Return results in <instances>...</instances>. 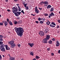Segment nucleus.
Returning <instances> with one entry per match:
<instances>
[{"label": "nucleus", "mask_w": 60, "mask_h": 60, "mask_svg": "<svg viewBox=\"0 0 60 60\" xmlns=\"http://www.w3.org/2000/svg\"><path fill=\"white\" fill-rule=\"evenodd\" d=\"M15 29L18 35L21 37L22 36L23 33L24 32V30L23 28L21 27L19 28L15 27Z\"/></svg>", "instance_id": "nucleus-1"}, {"label": "nucleus", "mask_w": 60, "mask_h": 60, "mask_svg": "<svg viewBox=\"0 0 60 60\" xmlns=\"http://www.w3.org/2000/svg\"><path fill=\"white\" fill-rule=\"evenodd\" d=\"M8 23H9V24H10V25H11V26H12V25H13L12 22H11V21H10Z\"/></svg>", "instance_id": "nucleus-16"}, {"label": "nucleus", "mask_w": 60, "mask_h": 60, "mask_svg": "<svg viewBox=\"0 0 60 60\" xmlns=\"http://www.w3.org/2000/svg\"><path fill=\"white\" fill-rule=\"evenodd\" d=\"M49 38H50V36L49 35H47L46 36V39L48 40L49 39Z\"/></svg>", "instance_id": "nucleus-13"}, {"label": "nucleus", "mask_w": 60, "mask_h": 60, "mask_svg": "<svg viewBox=\"0 0 60 60\" xmlns=\"http://www.w3.org/2000/svg\"><path fill=\"white\" fill-rule=\"evenodd\" d=\"M21 12L23 13V14H25V13L24 12V11L23 10H22L21 11Z\"/></svg>", "instance_id": "nucleus-41"}, {"label": "nucleus", "mask_w": 60, "mask_h": 60, "mask_svg": "<svg viewBox=\"0 0 60 60\" xmlns=\"http://www.w3.org/2000/svg\"><path fill=\"white\" fill-rule=\"evenodd\" d=\"M48 43L49 44H52V41L51 40H50L48 41Z\"/></svg>", "instance_id": "nucleus-24"}, {"label": "nucleus", "mask_w": 60, "mask_h": 60, "mask_svg": "<svg viewBox=\"0 0 60 60\" xmlns=\"http://www.w3.org/2000/svg\"><path fill=\"white\" fill-rule=\"evenodd\" d=\"M44 15L45 16H48V14L47 13H45L44 14Z\"/></svg>", "instance_id": "nucleus-36"}, {"label": "nucleus", "mask_w": 60, "mask_h": 60, "mask_svg": "<svg viewBox=\"0 0 60 60\" xmlns=\"http://www.w3.org/2000/svg\"><path fill=\"white\" fill-rule=\"evenodd\" d=\"M51 56H53L54 55V53H51Z\"/></svg>", "instance_id": "nucleus-43"}, {"label": "nucleus", "mask_w": 60, "mask_h": 60, "mask_svg": "<svg viewBox=\"0 0 60 60\" xmlns=\"http://www.w3.org/2000/svg\"><path fill=\"white\" fill-rule=\"evenodd\" d=\"M7 11H9V12H11V10H10L9 9H8L7 10Z\"/></svg>", "instance_id": "nucleus-52"}, {"label": "nucleus", "mask_w": 60, "mask_h": 60, "mask_svg": "<svg viewBox=\"0 0 60 60\" xmlns=\"http://www.w3.org/2000/svg\"><path fill=\"white\" fill-rule=\"evenodd\" d=\"M38 20H39V21H40L41 20V18L40 17L38 18Z\"/></svg>", "instance_id": "nucleus-33"}, {"label": "nucleus", "mask_w": 60, "mask_h": 60, "mask_svg": "<svg viewBox=\"0 0 60 60\" xmlns=\"http://www.w3.org/2000/svg\"><path fill=\"white\" fill-rule=\"evenodd\" d=\"M40 4H44V1H42L40 3Z\"/></svg>", "instance_id": "nucleus-54"}, {"label": "nucleus", "mask_w": 60, "mask_h": 60, "mask_svg": "<svg viewBox=\"0 0 60 60\" xmlns=\"http://www.w3.org/2000/svg\"><path fill=\"white\" fill-rule=\"evenodd\" d=\"M5 47L6 49L8 47V45H4V47Z\"/></svg>", "instance_id": "nucleus-39"}, {"label": "nucleus", "mask_w": 60, "mask_h": 60, "mask_svg": "<svg viewBox=\"0 0 60 60\" xmlns=\"http://www.w3.org/2000/svg\"><path fill=\"white\" fill-rule=\"evenodd\" d=\"M16 5H17V6H19V4H16Z\"/></svg>", "instance_id": "nucleus-57"}, {"label": "nucleus", "mask_w": 60, "mask_h": 60, "mask_svg": "<svg viewBox=\"0 0 60 60\" xmlns=\"http://www.w3.org/2000/svg\"><path fill=\"white\" fill-rule=\"evenodd\" d=\"M11 44H12V43L13 44L14 43V41H11Z\"/></svg>", "instance_id": "nucleus-40"}, {"label": "nucleus", "mask_w": 60, "mask_h": 60, "mask_svg": "<svg viewBox=\"0 0 60 60\" xmlns=\"http://www.w3.org/2000/svg\"><path fill=\"white\" fill-rule=\"evenodd\" d=\"M16 46V44L15 43H13L11 44V47L12 48H13L14 47Z\"/></svg>", "instance_id": "nucleus-5"}, {"label": "nucleus", "mask_w": 60, "mask_h": 60, "mask_svg": "<svg viewBox=\"0 0 60 60\" xmlns=\"http://www.w3.org/2000/svg\"><path fill=\"white\" fill-rule=\"evenodd\" d=\"M51 24L52 25H54V26H56V24L55 23V22H52L51 23Z\"/></svg>", "instance_id": "nucleus-23"}, {"label": "nucleus", "mask_w": 60, "mask_h": 60, "mask_svg": "<svg viewBox=\"0 0 60 60\" xmlns=\"http://www.w3.org/2000/svg\"><path fill=\"white\" fill-rule=\"evenodd\" d=\"M17 19H19V20L20 19V17H17Z\"/></svg>", "instance_id": "nucleus-49"}, {"label": "nucleus", "mask_w": 60, "mask_h": 60, "mask_svg": "<svg viewBox=\"0 0 60 60\" xmlns=\"http://www.w3.org/2000/svg\"><path fill=\"white\" fill-rule=\"evenodd\" d=\"M51 6L49 5L47 6V9H50V8H51Z\"/></svg>", "instance_id": "nucleus-15"}, {"label": "nucleus", "mask_w": 60, "mask_h": 60, "mask_svg": "<svg viewBox=\"0 0 60 60\" xmlns=\"http://www.w3.org/2000/svg\"><path fill=\"white\" fill-rule=\"evenodd\" d=\"M8 55L9 56V57H11V56H10V54H8Z\"/></svg>", "instance_id": "nucleus-58"}, {"label": "nucleus", "mask_w": 60, "mask_h": 60, "mask_svg": "<svg viewBox=\"0 0 60 60\" xmlns=\"http://www.w3.org/2000/svg\"><path fill=\"white\" fill-rule=\"evenodd\" d=\"M39 22L40 24H43V22L42 21H39Z\"/></svg>", "instance_id": "nucleus-28"}, {"label": "nucleus", "mask_w": 60, "mask_h": 60, "mask_svg": "<svg viewBox=\"0 0 60 60\" xmlns=\"http://www.w3.org/2000/svg\"><path fill=\"white\" fill-rule=\"evenodd\" d=\"M52 41H55L56 40H55L54 38H52Z\"/></svg>", "instance_id": "nucleus-35"}, {"label": "nucleus", "mask_w": 60, "mask_h": 60, "mask_svg": "<svg viewBox=\"0 0 60 60\" xmlns=\"http://www.w3.org/2000/svg\"><path fill=\"white\" fill-rule=\"evenodd\" d=\"M54 8H51L50 9V11H54Z\"/></svg>", "instance_id": "nucleus-27"}, {"label": "nucleus", "mask_w": 60, "mask_h": 60, "mask_svg": "<svg viewBox=\"0 0 60 60\" xmlns=\"http://www.w3.org/2000/svg\"><path fill=\"white\" fill-rule=\"evenodd\" d=\"M49 50H50V48H49L47 49V51H49Z\"/></svg>", "instance_id": "nucleus-47"}, {"label": "nucleus", "mask_w": 60, "mask_h": 60, "mask_svg": "<svg viewBox=\"0 0 60 60\" xmlns=\"http://www.w3.org/2000/svg\"><path fill=\"white\" fill-rule=\"evenodd\" d=\"M35 11L36 13L38 14V13H39V11L38 10V9H36L35 10Z\"/></svg>", "instance_id": "nucleus-19"}, {"label": "nucleus", "mask_w": 60, "mask_h": 60, "mask_svg": "<svg viewBox=\"0 0 60 60\" xmlns=\"http://www.w3.org/2000/svg\"><path fill=\"white\" fill-rule=\"evenodd\" d=\"M2 57L1 56V55L0 54V60H2Z\"/></svg>", "instance_id": "nucleus-37"}, {"label": "nucleus", "mask_w": 60, "mask_h": 60, "mask_svg": "<svg viewBox=\"0 0 60 60\" xmlns=\"http://www.w3.org/2000/svg\"><path fill=\"white\" fill-rule=\"evenodd\" d=\"M4 48V44H1L0 47V49Z\"/></svg>", "instance_id": "nucleus-10"}, {"label": "nucleus", "mask_w": 60, "mask_h": 60, "mask_svg": "<svg viewBox=\"0 0 60 60\" xmlns=\"http://www.w3.org/2000/svg\"><path fill=\"white\" fill-rule=\"evenodd\" d=\"M35 58H36V59L38 60L39 59H40V57L38 56H36Z\"/></svg>", "instance_id": "nucleus-21"}, {"label": "nucleus", "mask_w": 60, "mask_h": 60, "mask_svg": "<svg viewBox=\"0 0 60 60\" xmlns=\"http://www.w3.org/2000/svg\"><path fill=\"white\" fill-rule=\"evenodd\" d=\"M36 24H38L39 23V22L38 21H36Z\"/></svg>", "instance_id": "nucleus-48"}, {"label": "nucleus", "mask_w": 60, "mask_h": 60, "mask_svg": "<svg viewBox=\"0 0 60 60\" xmlns=\"http://www.w3.org/2000/svg\"><path fill=\"white\" fill-rule=\"evenodd\" d=\"M6 49L7 50H9L10 49V47H8L6 48Z\"/></svg>", "instance_id": "nucleus-25"}, {"label": "nucleus", "mask_w": 60, "mask_h": 60, "mask_svg": "<svg viewBox=\"0 0 60 60\" xmlns=\"http://www.w3.org/2000/svg\"><path fill=\"white\" fill-rule=\"evenodd\" d=\"M8 43L9 44H11V41H10L8 42Z\"/></svg>", "instance_id": "nucleus-44"}, {"label": "nucleus", "mask_w": 60, "mask_h": 60, "mask_svg": "<svg viewBox=\"0 0 60 60\" xmlns=\"http://www.w3.org/2000/svg\"><path fill=\"white\" fill-rule=\"evenodd\" d=\"M9 60H15V58L11 56L9 59Z\"/></svg>", "instance_id": "nucleus-11"}, {"label": "nucleus", "mask_w": 60, "mask_h": 60, "mask_svg": "<svg viewBox=\"0 0 60 60\" xmlns=\"http://www.w3.org/2000/svg\"><path fill=\"white\" fill-rule=\"evenodd\" d=\"M43 18H41V20H43Z\"/></svg>", "instance_id": "nucleus-63"}, {"label": "nucleus", "mask_w": 60, "mask_h": 60, "mask_svg": "<svg viewBox=\"0 0 60 60\" xmlns=\"http://www.w3.org/2000/svg\"><path fill=\"white\" fill-rule=\"evenodd\" d=\"M30 54L32 56H34V52H30Z\"/></svg>", "instance_id": "nucleus-20"}, {"label": "nucleus", "mask_w": 60, "mask_h": 60, "mask_svg": "<svg viewBox=\"0 0 60 60\" xmlns=\"http://www.w3.org/2000/svg\"><path fill=\"white\" fill-rule=\"evenodd\" d=\"M58 53H59L60 54V50H59L58 52Z\"/></svg>", "instance_id": "nucleus-53"}, {"label": "nucleus", "mask_w": 60, "mask_h": 60, "mask_svg": "<svg viewBox=\"0 0 60 60\" xmlns=\"http://www.w3.org/2000/svg\"><path fill=\"white\" fill-rule=\"evenodd\" d=\"M39 34L41 36H43L44 35V33L42 31H40L39 32Z\"/></svg>", "instance_id": "nucleus-3"}, {"label": "nucleus", "mask_w": 60, "mask_h": 60, "mask_svg": "<svg viewBox=\"0 0 60 60\" xmlns=\"http://www.w3.org/2000/svg\"><path fill=\"white\" fill-rule=\"evenodd\" d=\"M49 18H50V17H52V16H55V15L53 12H52L51 13V14H49Z\"/></svg>", "instance_id": "nucleus-7"}, {"label": "nucleus", "mask_w": 60, "mask_h": 60, "mask_svg": "<svg viewBox=\"0 0 60 60\" xmlns=\"http://www.w3.org/2000/svg\"><path fill=\"white\" fill-rule=\"evenodd\" d=\"M49 33V30H48V29H46L45 31V33Z\"/></svg>", "instance_id": "nucleus-18"}, {"label": "nucleus", "mask_w": 60, "mask_h": 60, "mask_svg": "<svg viewBox=\"0 0 60 60\" xmlns=\"http://www.w3.org/2000/svg\"><path fill=\"white\" fill-rule=\"evenodd\" d=\"M27 5V4H24V5L25 7H26V5Z\"/></svg>", "instance_id": "nucleus-32"}, {"label": "nucleus", "mask_w": 60, "mask_h": 60, "mask_svg": "<svg viewBox=\"0 0 60 60\" xmlns=\"http://www.w3.org/2000/svg\"><path fill=\"white\" fill-rule=\"evenodd\" d=\"M58 22V23H60V19H58L57 20Z\"/></svg>", "instance_id": "nucleus-45"}, {"label": "nucleus", "mask_w": 60, "mask_h": 60, "mask_svg": "<svg viewBox=\"0 0 60 60\" xmlns=\"http://www.w3.org/2000/svg\"><path fill=\"white\" fill-rule=\"evenodd\" d=\"M13 12L15 14V15L17 17H19V15H20L21 14V12L18 11V8L17 7H14L12 8Z\"/></svg>", "instance_id": "nucleus-2"}, {"label": "nucleus", "mask_w": 60, "mask_h": 60, "mask_svg": "<svg viewBox=\"0 0 60 60\" xmlns=\"http://www.w3.org/2000/svg\"><path fill=\"white\" fill-rule=\"evenodd\" d=\"M18 46L19 48H20V47L21 45L20 44H19L18 45Z\"/></svg>", "instance_id": "nucleus-46"}, {"label": "nucleus", "mask_w": 60, "mask_h": 60, "mask_svg": "<svg viewBox=\"0 0 60 60\" xmlns=\"http://www.w3.org/2000/svg\"><path fill=\"white\" fill-rule=\"evenodd\" d=\"M7 21L8 22H9V19H8V18H7Z\"/></svg>", "instance_id": "nucleus-34"}, {"label": "nucleus", "mask_w": 60, "mask_h": 60, "mask_svg": "<svg viewBox=\"0 0 60 60\" xmlns=\"http://www.w3.org/2000/svg\"><path fill=\"white\" fill-rule=\"evenodd\" d=\"M18 23H19V24H21V22H19Z\"/></svg>", "instance_id": "nucleus-59"}, {"label": "nucleus", "mask_w": 60, "mask_h": 60, "mask_svg": "<svg viewBox=\"0 0 60 60\" xmlns=\"http://www.w3.org/2000/svg\"><path fill=\"white\" fill-rule=\"evenodd\" d=\"M33 59V60H36V59L35 58H34Z\"/></svg>", "instance_id": "nucleus-62"}, {"label": "nucleus", "mask_w": 60, "mask_h": 60, "mask_svg": "<svg viewBox=\"0 0 60 60\" xmlns=\"http://www.w3.org/2000/svg\"><path fill=\"white\" fill-rule=\"evenodd\" d=\"M45 18H44L43 19V20H44V21H45Z\"/></svg>", "instance_id": "nucleus-60"}, {"label": "nucleus", "mask_w": 60, "mask_h": 60, "mask_svg": "<svg viewBox=\"0 0 60 60\" xmlns=\"http://www.w3.org/2000/svg\"><path fill=\"white\" fill-rule=\"evenodd\" d=\"M4 25V23L2 22L0 23V26H3Z\"/></svg>", "instance_id": "nucleus-29"}, {"label": "nucleus", "mask_w": 60, "mask_h": 60, "mask_svg": "<svg viewBox=\"0 0 60 60\" xmlns=\"http://www.w3.org/2000/svg\"><path fill=\"white\" fill-rule=\"evenodd\" d=\"M38 9L40 10H42V8H38Z\"/></svg>", "instance_id": "nucleus-50"}, {"label": "nucleus", "mask_w": 60, "mask_h": 60, "mask_svg": "<svg viewBox=\"0 0 60 60\" xmlns=\"http://www.w3.org/2000/svg\"><path fill=\"white\" fill-rule=\"evenodd\" d=\"M15 0V2H17V0Z\"/></svg>", "instance_id": "nucleus-61"}, {"label": "nucleus", "mask_w": 60, "mask_h": 60, "mask_svg": "<svg viewBox=\"0 0 60 60\" xmlns=\"http://www.w3.org/2000/svg\"><path fill=\"white\" fill-rule=\"evenodd\" d=\"M18 22L17 21H15L14 22V24L15 25H17V23Z\"/></svg>", "instance_id": "nucleus-30"}, {"label": "nucleus", "mask_w": 60, "mask_h": 60, "mask_svg": "<svg viewBox=\"0 0 60 60\" xmlns=\"http://www.w3.org/2000/svg\"><path fill=\"white\" fill-rule=\"evenodd\" d=\"M19 11H21V8H19Z\"/></svg>", "instance_id": "nucleus-42"}, {"label": "nucleus", "mask_w": 60, "mask_h": 60, "mask_svg": "<svg viewBox=\"0 0 60 60\" xmlns=\"http://www.w3.org/2000/svg\"><path fill=\"white\" fill-rule=\"evenodd\" d=\"M56 47H58L60 45V43H59V41H56Z\"/></svg>", "instance_id": "nucleus-9"}, {"label": "nucleus", "mask_w": 60, "mask_h": 60, "mask_svg": "<svg viewBox=\"0 0 60 60\" xmlns=\"http://www.w3.org/2000/svg\"><path fill=\"white\" fill-rule=\"evenodd\" d=\"M6 2H8V0H5Z\"/></svg>", "instance_id": "nucleus-64"}, {"label": "nucleus", "mask_w": 60, "mask_h": 60, "mask_svg": "<svg viewBox=\"0 0 60 60\" xmlns=\"http://www.w3.org/2000/svg\"><path fill=\"white\" fill-rule=\"evenodd\" d=\"M50 24V22H46V24L47 25H49Z\"/></svg>", "instance_id": "nucleus-22"}, {"label": "nucleus", "mask_w": 60, "mask_h": 60, "mask_svg": "<svg viewBox=\"0 0 60 60\" xmlns=\"http://www.w3.org/2000/svg\"><path fill=\"white\" fill-rule=\"evenodd\" d=\"M3 42L2 41H0V45H1V44H3Z\"/></svg>", "instance_id": "nucleus-38"}, {"label": "nucleus", "mask_w": 60, "mask_h": 60, "mask_svg": "<svg viewBox=\"0 0 60 60\" xmlns=\"http://www.w3.org/2000/svg\"><path fill=\"white\" fill-rule=\"evenodd\" d=\"M38 10V9H37V7H35V10Z\"/></svg>", "instance_id": "nucleus-51"}, {"label": "nucleus", "mask_w": 60, "mask_h": 60, "mask_svg": "<svg viewBox=\"0 0 60 60\" xmlns=\"http://www.w3.org/2000/svg\"><path fill=\"white\" fill-rule=\"evenodd\" d=\"M26 9V10H28V6H27L26 7H25Z\"/></svg>", "instance_id": "nucleus-31"}, {"label": "nucleus", "mask_w": 60, "mask_h": 60, "mask_svg": "<svg viewBox=\"0 0 60 60\" xmlns=\"http://www.w3.org/2000/svg\"><path fill=\"white\" fill-rule=\"evenodd\" d=\"M3 37L6 38V37L5 36L4 37L3 35H0V41H3Z\"/></svg>", "instance_id": "nucleus-4"}, {"label": "nucleus", "mask_w": 60, "mask_h": 60, "mask_svg": "<svg viewBox=\"0 0 60 60\" xmlns=\"http://www.w3.org/2000/svg\"><path fill=\"white\" fill-rule=\"evenodd\" d=\"M48 4V1H44V4Z\"/></svg>", "instance_id": "nucleus-26"}, {"label": "nucleus", "mask_w": 60, "mask_h": 60, "mask_svg": "<svg viewBox=\"0 0 60 60\" xmlns=\"http://www.w3.org/2000/svg\"><path fill=\"white\" fill-rule=\"evenodd\" d=\"M50 27H51L52 28H54L56 26H55L53 25L52 24H51L50 25Z\"/></svg>", "instance_id": "nucleus-17"}, {"label": "nucleus", "mask_w": 60, "mask_h": 60, "mask_svg": "<svg viewBox=\"0 0 60 60\" xmlns=\"http://www.w3.org/2000/svg\"><path fill=\"white\" fill-rule=\"evenodd\" d=\"M31 15H32V16H35V15H34L33 14H31Z\"/></svg>", "instance_id": "nucleus-56"}, {"label": "nucleus", "mask_w": 60, "mask_h": 60, "mask_svg": "<svg viewBox=\"0 0 60 60\" xmlns=\"http://www.w3.org/2000/svg\"><path fill=\"white\" fill-rule=\"evenodd\" d=\"M0 49L2 51H3V52H5V49L4 48H1Z\"/></svg>", "instance_id": "nucleus-14"}, {"label": "nucleus", "mask_w": 60, "mask_h": 60, "mask_svg": "<svg viewBox=\"0 0 60 60\" xmlns=\"http://www.w3.org/2000/svg\"><path fill=\"white\" fill-rule=\"evenodd\" d=\"M43 43H48L47 39L46 38L43 39Z\"/></svg>", "instance_id": "nucleus-6"}, {"label": "nucleus", "mask_w": 60, "mask_h": 60, "mask_svg": "<svg viewBox=\"0 0 60 60\" xmlns=\"http://www.w3.org/2000/svg\"><path fill=\"white\" fill-rule=\"evenodd\" d=\"M28 45H29L31 48H32L34 45V43H29L28 44Z\"/></svg>", "instance_id": "nucleus-8"}, {"label": "nucleus", "mask_w": 60, "mask_h": 60, "mask_svg": "<svg viewBox=\"0 0 60 60\" xmlns=\"http://www.w3.org/2000/svg\"><path fill=\"white\" fill-rule=\"evenodd\" d=\"M60 27H59V25H58L57 26V28H59Z\"/></svg>", "instance_id": "nucleus-55"}, {"label": "nucleus", "mask_w": 60, "mask_h": 60, "mask_svg": "<svg viewBox=\"0 0 60 60\" xmlns=\"http://www.w3.org/2000/svg\"><path fill=\"white\" fill-rule=\"evenodd\" d=\"M4 24L5 26H6L7 25H8V22H7L6 21H5L4 22Z\"/></svg>", "instance_id": "nucleus-12"}]
</instances>
